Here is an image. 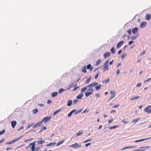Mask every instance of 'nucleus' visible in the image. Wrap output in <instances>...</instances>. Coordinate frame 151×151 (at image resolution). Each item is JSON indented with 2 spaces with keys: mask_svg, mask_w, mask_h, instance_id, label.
<instances>
[{
  "mask_svg": "<svg viewBox=\"0 0 151 151\" xmlns=\"http://www.w3.org/2000/svg\"><path fill=\"white\" fill-rule=\"evenodd\" d=\"M37 142V144L39 145L42 144L44 143L45 142L44 140H39L37 141H35L33 142L32 143L30 144L29 146L26 147V148H29L31 146H32L31 147V150L32 151H38L39 149L40 148H35V142Z\"/></svg>",
  "mask_w": 151,
  "mask_h": 151,
  "instance_id": "obj_1",
  "label": "nucleus"
},
{
  "mask_svg": "<svg viewBox=\"0 0 151 151\" xmlns=\"http://www.w3.org/2000/svg\"><path fill=\"white\" fill-rule=\"evenodd\" d=\"M98 85V83L97 82L93 83H91L90 85L88 86H86L87 87V88H88V91L93 92L94 90L93 88V87L97 86Z\"/></svg>",
  "mask_w": 151,
  "mask_h": 151,
  "instance_id": "obj_2",
  "label": "nucleus"
},
{
  "mask_svg": "<svg viewBox=\"0 0 151 151\" xmlns=\"http://www.w3.org/2000/svg\"><path fill=\"white\" fill-rule=\"evenodd\" d=\"M109 63V60H106L104 63V68H103V70L104 71H105L106 70H109L108 68V64Z\"/></svg>",
  "mask_w": 151,
  "mask_h": 151,
  "instance_id": "obj_3",
  "label": "nucleus"
},
{
  "mask_svg": "<svg viewBox=\"0 0 151 151\" xmlns=\"http://www.w3.org/2000/svg\"><path fill=\"white\" fill-rule=\"evenodd\" d=\"M144 111L148 114L151 113V106L149 105L146 107L144 109Z\"/></svg>",
  "mask_w": 151,
  "mask_h": 151,
  "instance_id": "obj_4",
  "label": "nucleus"
},
{
  "mask_svg": "<svg viewBox=\"0 0 151 151\" xmlns=\"http://www.w3.org/2000/svg\"><path fill=\"white\" fill-rule=\"evenodd\" d=\"M51 117V116L45 117L41 121L42 123L44 122L45 123L50 120Z\"/></svg>",
  "mask_w": 151,
  "mask_h": 151,
  "instance_id": "obj_5",
  "label": "nucleus"
},
{
  "mask_svg": "<svg viewBox=\"0 0 151 151\" xmlns=\"http://www.w3.org/2000/svg\"><path fill=\"white\" fill-rule=\"evenodd\" d=\"M82 146L81 145H78L77 143H75L69 146V147L73 148H76L81 147Z\"/></svg>",
  "mask_w": 151,
  "mask_h": 151,
  "instance_id": "obj_6",
  "label": "nucleus"
},
{
  "mask_svg": "<svg viewBox=\"0 0 151 151\" xmlns=\"http://www.w3.org/2000/svg\"><path fill=\"white\" fill-rule=\"evenodd\" d=\"M124 42L123 41H121L118 42L117 45L116 47L117 48H120L124 44Z\"/></svg>",
  "mask_w": 151,
  "mask_h": 151,
  "instance_id": "obj_7",
  "label": "nucleus"
},
{
  "mask_svg": "<svg viewBox=\"0 0 151 151\" xmlns=\"http://www.w3.org/2000/svg\"><path fill=\"white\" fill-rule=\"evenodd\" d=\"M115 92L114 91H110V94L111 95V96L110 97L109 101L110 100L115 97Z\"/></svg>",
  "mask_w": 151,
  "mask_h": 151,
  "instance_id": "obj_8",
  "label": "nucleus"
},
{
  "mask_svg": "<svg viewBox=\"0 0 151 151\" xmlns=\"http://www.w3.org/2000/svg\"><path fill=\"white\" fill-rule=\"evenodd\" d=\"M111 55V53L110 52H105L104 54V57L105 58H107L109 57Z\"/></svg>",
  "mask_w": 151,
  "mask_h": 151,
  "instance_id": "obj_9",
  "label": "nucleus"
},
{
  "mask_svg": "<svg viewBox=\"0 0 151 151\" xmlns=\"http://www.w3.org/2000/svg\"><path fill=\"white\" fill-rule=\"evenodd\" d=\"M42 123L41 121L40 122H38V123H36L35 125L33 127V128H35L37 127L40 126L42 124Z\"/></svg>",
  "mask_w": 151,
  "mask_h": 151,
  "instance_id": "obj_10",
  "label": "nucleus"
},
{
  "mask_svg": "<svg viewBox=\"0 0 151 151\" xmlns=\"http://www.w3.org/2000/svg\"><path fill=\"white\" fill-rule=\"evenodd\" d=\"M151 138V137L148 138H147L143 139H140V140H136L134 141V142H142L143 141L146 140L147 139H149Z\"/></svg>",
  "mask_w": 151,
  "mask_h": 151,
  "instance_id": "obj_11",
  "label": "nucleus"
},
{
  "mask_svg": "<svg viewBox=\"0 0 151 151\" xmlns=\"http://www.w3.org/2000/svg\"><path fill=\"white\" fill-rule=\"evenodd\" d=\"M138 30V29L137 27H135L132 30V33L134 34H136Z\"/></svg>",
  "mask_w": 151,
  "mask_h": 151,
  "instance_id": "obj_12",
  "label": "nucleus"
},
{
  "mask_svg": "<svg viewBox=\"0 0 151 151\" xmlns=\"http://www.w3.org/2000/svg\"><path fill=\"white\" fill-rule=\"evenodd\" d=\"M22 137V136H21L19 138H18L15 139H14V140H12L11 142H10V144L16 142H17V141L18 140Z\"/></svg>",
  "mask_w": 151,
  "mask_h": 151,
  "instance_id": "obj_13",
  "label": "nucleus"
},
{
  "mask_svg": "<svg viewBox=\"0 0 151 151\" xmlns=\"http://www.w3.org/2000/svg\"><path fill=\"white\" fill-rule=\"evenodd\" d=\"M147 23L146 22H142L141 23L140 27L142 28L144 27L146 25Z\"/></svg>",
  "mask_w": 151,
  "mask_h": 151,
  "instance_id": "obj_14",
  "label": "nucleus"
},
{
  "mask_svg": "<svg viewBox=\"0 0 151 151\" xmlns=\"http://www.w3.org/2000/svg\"><path fill=\"white\" fill-rule=\"evenodd\" d=\"M17 124L16 121H14L11 122V124L13 128H14Z\"/></svg>",
  "mask_w": 151,
  "mask_h": 151,
  "instance_id": "obj_15",
  "label": "nucleus"
},
{
  "mask_svg": "<svg viewBox=\"0 0 151 151\" xmlns=\"http://www.w3.org/2000/svg\"><path fill=\"white\" fill-rule=\"evenodd\" d=\"M83 95L82 93H79L78 95L76 97V98L78 99H81L82 98V97L83 96Z\"/></svg>",
  "mask_w": 151,
  "mask_h": 151,
  "instance_id": "obj_16",
  "label": "nucleus"
},
{
  "mask_svg": "<svg viewBox=\"0 0 151 151\" xmlns=\"http://www.w3.org/2000/svg\"><path fill=\"white\" fill-rule=\"evenodd\" d=\"M81 70L83 72L86 73V66L82 67L81 68Z\"/></svg>",
  "mask_w": 151,
  "mask_h": 151,
  "instance_id": "obj_17",
  "label": "nucleus"
},
{
  "mask_svg": "<svg viewBox=\"0 0 151 151\" xmlns=\"http://www.w3.org/2000/svg\"><path fill=\"white\" fill-rule=\"evenodd\" d=\"M87 68L88 69H90V71H91L93 69V67L91 66V64H88L87 66Z\"/></svg>",
  "mask_w": 151,
  "mask_h": 151,
  "instance_id": "obj_18",
  "label": "nucleus"
},
{
  "mask_svg": "<svg viewBox=\"0 0 151 151\" xmlns=\"http://www.w3.org/2000/svg\"><path fill=\"white\" fill-rule=\"evenodd\" d=\"M151 18V15L150 14H147L146 15L145 19L147 20H149Z\"/></svg>",
  "mask_w": 151,
  "mask_h": 151,
  "instance_id": "obj_19",
  "label": "nucleus"
},
{
  "mask_svg": "<svg viewBox=\"0 0 151 151\" xmlns=\"http://www.w3.org/2000/svg\"><path fill=\"white\" fill-rule=\"evenodd\" d=\"M93 93V92H89L85 93V95L87 97L89 96L90 95H92Z\"/></svg>",
  "mask_w": 151,
  "mask_h": 151,
  "instance_id": "obj_20",
  "label": "nucleus"
},
{
  "mask_svg": "<svg viewBox=\"0 0 151 151\" xmlns=\"http://www.w3.org/2000/svg\"><path fill=\"white\" fill-rule=\"evenodd\" d=\"M140 119L139 118H137L132 120V122L134 123L137 122Z\"/></svg>",
  "mask_w": 151,
  "mask_h": 151,
  "instance_id": "obj_21",
  "label": "nucleus"
},
{
  "mask_svg": "<svg viewBox=\"0 0 151 151\" xmlns=\"http://www.w3.org/2000/svg\"><path fill=\"white\" fill-rule=\"evenodd\" d=\"M83 133V131L82 130H80L77 133H76V135L77 136H79L82 134Z\"/></svg>",
  "mask_w": 151,
  "mask_h": 151,
  "instance_id": "obj_22",
  "label": "nucleus"
},
{
  "mask_svg": "<svg viewBox=\"0 0 151 151\" xmlns=\"http://www.w3.org/2000/svg\"><path fill=\"white\" fill-rule=\"evenodd\" d=\"M87 87H84L81 89V92L82 93H84L85 91L87 89Z\"/></svg>",
  "mask_w": 151,
  "mask_h": 151,
  "instance_id": "obj_23",
  "label": "nucleus"
},
{
  "mask_svg": "<svg viewBox=\"0 0 151 151\" xmlns=\"http://www.w3.org/2000/svg\"><path fill=\"white\" fill-rule=\"evenodd\" d=\"M58 93L57 92H54L52 93V97H55L57 96L58 95Z\"/></svg>",
  "mask_w": 151,
  "mask_h": 151,
  "instance_id": "obj_24",
  "label": "nucleus"
},
{
  "mask_svg": "<svg viewBox=\"0 0 151 151\" xmlns=\"http://www.w3.org/2000/svg\"><path fill=\"white\" fill-rule=\"evenodd\" d=\"M65 141V140H62V141H60V142H59L58 144H57V145L56 146H58L59 145H61V144H62Z\"/></svg>",
  "mask_w": 151,
  "mask_h": 151,
  "instance_id": "obj_25",
  "label": "nucleus"
},
{
  "mask_svg": "<svg viewBox=\"0 0 151 151\" xmlns=\"http://www.w3.org/2000/svg\"><path fill=\"white\" fill-rule=\"evenodd\" d=\"M140 97L139 96H136L135 97H133L132 98H131V100L132 101V100H136V99H138Z\"/></svg>",
  "mask_w": 151,
  "mask_h": 151,
  "instance_id": "obj_26",
  "label": "nucleus"
},
{
  "mask_svg": "<svg viewBox=\"0 0 151 151\" xmlns=\"http://www.w3.org/2000/svg\"><path fill=\"white\" fill-rule=\"evenodd\" d=\"M61 109H59L57 111H56L54 112V113H53V115H55V114H57L60 111H61Z\"/></svg>",
  "mask_w": 151,
  "mask_h": 151,
  "instance_id": "obj_27",
  "label": "nucleus"
},
{
  "mask_svg": "<svg viewBox=\"0 0 151 151\" xmlns=\"http://www.w3.org/2000/svg\"><path fill=\"white\" fill-rule=\"evenodd\" d=\"M119 127V126L118 125H116L113 127H109V129H115L117 127Z\"/></svg>",
  "mask_w": 151,
  "mask_h": 151,
  "instance_id": "obj_28",
  "label": "nucleus"
},
{
  "mask_svg": "<svg viewBox=\"0 0 151 151\" xmlns=\"http://www.w3.org/2000/svg\"><path fill=\"white\" fill-rule=\"evenodd\" d=\"M72 101L71 100H69L68 102L67 105L68 106H70L72 104Z\"/></svg>",
  "mask_w": 151,
  "mask_h": 151,
  "instance_id": "obj_29",
  "label": "nucleus"
},
{
  "mask_svg": "<svg viewBox=\"0 0 151 151\" xmlns=\"http://www.w3.org/2000/svg\"><path fill=\"white\" fill-rule=\"evenodd\" d=\"M101 62V61L100 59H99L96 62V65H97L99 64Z\"/></svg>",
  "mask_w": 151,
  "mask_h": 151,
  "instance_id": "obj_30",
  "label": "nucleus"
},
{
  "mask_svg": "<svg viewBox=\"0 0 151 151\" xmlns=\"http://www.w3.org/2000/svg\"><path fill=\"white\" fill-rule=\"evenodd\" d=\"M91 80V77L89 78L85 82V83L86 84H88L89 83V82Z\"/></svg>",
  "mask_w": 151,
  "mask_h": 151,
  "instance_id": "obj_31",
  "label": "nucleus"
},
{
  "mask_svg": "<svg viewBox=\"0 0 151 151\" xmlns=\"http://www.w3.org/2000/svg\"><path fill=\"white\" fill-rule=\"evenodd\" d=\"M101 86L102 85H100L99 86H97L96 87H95L96 88V90H99L100 89V88H101Z\"/></svg>",
  "mask_w": 151,
  "mask_h": 151,
  "instance_id": "obj_32",
  "label": "nucleus"
},
{
  "mask_svg": "<svg viewBox=\"0 0 151 151\" xmlns=\"http://www.w3.org/2000/svg\"><path fill=\"white\" fill-rule=\"evenodd\" d=\"M134 147V146H128V147H124L123 148H122L121 149V150H125V149H128V148H130V147Z\"/></svg>",
  "mask_w": 151,
  "mask_h": 151,
  "instance_id": "obj_33",
  "label": "nucleus"
},
{
  "mask_svg": "<svg viewBox=\"0 0 151 151\" xmlns=\"http://www.w3.org/2000/svg\"><path fill=\"white\" fill-rule=\"evenodd\" d=\"M37 111L38 109L37 108H36L35 109L33 110L32 111V112L34 114L37 113Z\"/></svg>",
  "mask_w": 151,
  "mask_h": 151,
  "instance_id": "obj_34",
  "label": "nucleus"
},
{
  "mask_svg": "<svg viewBox=\"0 0 151 151\" xmlns=\"http://www.w3.org/2000/svg\"><path fill=\"white\" fill-rule=\"evenodd\" d=\"M65 91V90L63 88H60V89L59 91V93H62L64 91Z\"/></svg>",
  "mask_w": 151,
  "mask_h": 151,
  "instance_id": "obj_35",
  "label": "nucleus"
},
{
  "mask_svg": "<svg viewBox=\"0 0 151 151\" xmlns=\"http://www.w3.org/2000/svg\"><path fill=\"white\" fill-rule=\"evenodd\" d=\"M111 52L113 54H114L115 53V49L114 47H112L111 49Z\"/></svg>",
  "mask_w": 151,
  "mask_h": 151,
  "instance_id": "obj_36",
  "label": "nucleus"
},
{
  "mask_svg": "<svg viewBox=\"0 0 151 151\" xmlns=\"http://www.w3.org/2000/svg\"><path fill=\"white\" fill-rule=\"evenodd\" d=\"M110 81V79L109 78L105 80L104 81V82L106 83H108Z\"/></svg>",
  "mask_w": 151,
  "mask_h": 151,
  "instance_id": "obj_37",
  "label": "nucleus"
},
{
  "mask_svg": "<svg viewBox=\"0 0 151 151\" xmlns=\"http://www.w3.org/2000/svg\"><path fill=\"white\" fill-rule=\"evenodd\" d=\"M34 124V123H32V124H28V126L27 127V129H28L29 128L31 127L32 126H33Z\"/></svg>",
  "mask_w": 151,
  "mask_h": 151,
  "instance_id": "obj_38",
  "label": "nucleus"
},
{
  "mask_svg": "<svg viewBox=\"0 0 151 151\" xmlns=\"http://www.w3.org/2000/svg\"><path fill=\"white\" fill-rule=\"evenodd\" d=\"M5 132V130L4 129H3L1 131H0V135L3 134Z\"/></svg>",
  "mask_w": 151,
  "mask_h": 151,
  "instance_id": "obj_39",
  "label": "nucleus"
},
{
  "mask_svg": "<svg viewBox=\"0 0 151 151\" xmlns=\"http://www.w3.org/2000/svg\"><path fill=\"white\" fill-rule=\"evenodd\" d=\"M126 55H127V54L126 53L123 54L122 55V59H123V58H125L126 57Z\"/></svg>",
  "mask_w": 151,
  "mask_h": 151,
  "instance_id": "obj_40",
  "label": "nucleus"
},
{
  "mask_svg": "<svg viewBox=\"0 0 151 151\" xmlns=\"http://www.w3.org/2000/svg\"><path fill=\"white\" fill-rule=\"evenodd\" d=\"M82 109H81L80 110H78V111L76 112V113H75V114H76L80 113L82 111Z\"/></svg>",
  "mask_w": 151,
  "mask_h": 151,
  "instance_id": "obj_41",
  "label": "nucleus"
},
{
  "mask_svg": "<svg viewBox=\"0 0 151 151\" xmlns=\"http://www.w3.org/2000/svg\"><path fill=\"white\" fill-rule=\"evenodd\" d=\"M119 106V104H118L116 105H115L113 106H112V108H116L118 107Z\"/></svg>",
  "mask_w": 151,
  "mask_h": 151,
  "instance_id": "obj_42",
  "label": "nucleus"
},
{
  "mask_svg": "<svg viewBox=\"0 0 151 151\" xmlns=\"http://www.w3.org/2000/svg\"><path fill=\"white\" fill-rule=\"evenodd\" d=\"M145 50H144L140 54V55L141 56L145 53Z\"/></svg>",
  "mask_w": 151,
  "mask_h": 151,
  "instance_id": "obj_43",
  "label": "nucleus"
},
{
  "mask_svg": "<svg viewBox=\"0 0 151 151\" xmlns=\"http://www.w3.org/2000/svg\"><path fill=\"white\" fill-rule=\"evenodd\" d=\"M88 110L86 109L82 112V113H84L86 112H88Z\"/></svg>",
  "mask_w": 151,
  "mask_h": 151,
  "instance_id": "obj_44",
  "label": "nucleus"
},
{
  "mask_svg": "<svg viewBox=\"0 0 151 151\" xmlns=\"http://www.w3.org/2000/svg\"><path fill=\"white\" fill-rule=\"evenodd\" d=\"M137 37V36H134L133 37H132L131 38L132 40H135Z\"/></svg>",
  "mask_w": 151,
  "mask_h": 151,
  "instance_id": "obj_45",
  "label": "nucleus"
},
{
  "mask_svg": "<svg viewBox=\"0 0 151 151\" xmlns=\"http://www.w3.org/2000/svg\"><path fill=\"white\" fill-rule=\"evenodd\" d=\"M113 120H114V119H111L110 120H109L108 121V123H112L113 122Z\"/></svg>",
  "mask_w": 151,
  "mask_h": 151,
  "instance_id": "obj_46",
  "label": "nucleus"
},
{
  "mask_svg": "<svg viewBox=\"0 0 151 151\" xmlns=\"http://www.w3.org/2000/svg\"><path fill=\"white\" fill-rule=\"evenodd\" d=\"M127 32L129 33V34L130 35L131 34V29H128Z\"/></svg>",
  "mask_w": 151,
  "mask_h": 151,
  "instance_id": "obj_47",
  "label": "nucleus"
},
{
  "mask_svg": "<svg viewBox=\"0 0 151 151\" xmlns=\"http://www.w3.org/2000/svg\"><path fill=\"white\" fill-rule=\"evenodd\" d=\"M91 145V143H89L86 144L85 145V146L86 147H87L90 145Z\"/></svg>",
  "mask_w": 151,
  "mask_h": 151,
  "instance_id": "obj_48",
  "label": "nucleus"
},
{
  "mask_svg": "<svg viewBox=\"0 0 151 151\" xmlns=\"http://www.w3.org/2000/svg\"><path fill=\"white\" fill-rule=\"evenodd\" d=\"M133 43H134V42H133L132 41H130L129 42L128 44L129 45H131Z\"/></svg>",
  "mask_w": 151,
  "mask_h": 151,
  "instance_id": "obj_49",
  "label": "nucleus"
},
{
  "mask_svg": "<svg viewBox=\"0 0 151 151\" xmlns=\"http://www.w3.org/2000/svg\"><path fill=\"white\" fill-rule=\"evenodd\" d=\"M47 129V128L46 127H42V130L41 131H42L43 130H45Z\"/></svg>",
  "mask_w": 151,
  "mask_h": 151,
  "instance_id": "obj_50",
  "label": "nucleus"
},
{
  "mask_svg": "<svg viewBox=\"0 0 151 151\" xmlns=\"http://www.w3.org/2000/svg\"><path fill=\"white\" fill-rule=\"evenodd\" d=\"M73 113H72L71 112H70L68 115V117H70V116H71L72 115V114Z\"/></svg>",
  "mask_w": 151,
  "mask_h": 151,
  "instance_id": "obj_51",
  "label": "nucleus"
},
{
  "mask_svg": "<svg viewBox=\"0 0 151 151\" xmlns=\"http://www.w3.org/2000/svg\"><path fill=\"white\" fill-rule=\"evenodd\" d=\"M141 85V83H139L137 84V85L136 86L137 87H139V86H140Z\"/></svg>",
  "mask_w": 151,
  "mask_h": 151,
  "instance_id": "obj_52",
  "label": "nucleus"
},
{
  "mask_svg": "<svg viewBox=\"0 0 151 151\" xmlns=\"http://www.w3.org/2000/svg\"><path fill=\"white\" fill-rule=\"evenodd\" d=\"M99 74L98 73L95 76V79H97L98 78V77L99 76Z\"/></svg>",
  "mask_w": 151,
  "mask_h": 151,
  "instance_id": "obj_53",
  "label": "nucleus"
},
{
  "mask_svg": "<svg viewBox=\"0 0 151 151\" xmlns=\"http://www.w3.org/2000/svg\"><path fill=\"white\" fill-rule=\"evenodd\" d=\"M38 105L40 106V107H43L44 106V104H38Z\"/></svg>",
  "mask_w": 151,
  "mask_h": 151,
  "instance_id": "obj_54",
  "label": "nucleus"
},
{
  "mask_svg": "<svg viewBox=\"0 0 151 151\" xmlns=\"http://www.w3.org/2000/svg\"><path fill=\"white\" fill-rule=\"evenodd\" d=\"M92 140V139H89V140H86V141H84L83 142V143H86V142H87L89 141H90L91 140Z\"/></svg>",
  "mask_w": 151,
  "mask_h": 151,
  "instance_id": "obj_55",
  "label": "nucleus"
},
{
  "mask_svg": "<svg viewBox=\"0 0 151 151\" xmlns=\"http://www.w3.org/2000/svg\"><path fill=\"white\" fill-rule=\"evenodd\" d=\"M151 80V78H150L147 79V80H146L145 82H147V81H149Z\"/></svg>",
  "mask_w": 151,
  "mask_h": 151,
  "instance_id": "obj_56",
  "label": "nucleus"
},
{
  "mask_svg": "<svg viewBox=\"0 0 151 151\" xmlns=\"http://www.w3.org/2000/svg\"><path fill=\"white\" fill-rule=\"evenodd\" d=\"M120 73V70L119 69H117L116 72V73L117 75H118Z\"/></svg>",
  "mask_w": 151,
  "mask_h": 151,
  "instance_id": "obj_57",
  "label": "nucleus"
},
{
  "mask_svg": "<svg viewBox=\"0 0 151 151\" xmlns=\"http://www.w3.org/2000/svg\"><path fill=\"white\" fill-rule=\"evenodd\" d=\"M96 96L97 97H99L100 96V94L99 93L96 94Z\"/></svg>",
  "mask_w": 151,
  "mask_h": 151,
  "instance_id": "obj_58",
  "label": "nucleus"
},
{
  "mask_svg": "<svg viewBox=\"0 0 151 151\" xmlns=\"http://www.w3.org/2000/svg\"><path fill=\"white\" fill-rule=\"evenodd\" d=\"M52 103V101H51L50 100H49L48 101H47V103L48 104H50V103Z\"/></svg>",
  "mask_w": 151,
  "mask_h": 151,
  "instance_id": "obj_59",
  "label": "nucleus"
},
{
  "mask_svg": "<svg viewBox=\"0 0 151 151\" xmlns=\"http://www.w3.org/2000/svg\"><path fill=\"white\" fill-rule=\"evenodd\" d=\"M122 52V50H119V51H118V54H121Z\"/></svg>",
  "mask_w": 151,
  "mask_h": 151,
  "instance_id": "obj_60",
  "label": "nucleus"
},
{
  "mask_svg": "<svg viewBox=\"0 0 151 151\" xmlns=\"http://www.w3.org/2000/svg\"><path fill=\"white\" fill-rule=\"evenodd\" d=\"M78 101V100H76V99H75L74 100V101H73V103L74 104H75V103H76L77 101Z\"/></svg>",
  "mask_w": 151,
  "mask_h": 151,
  "instance_id": "obj_61",
  "label": "nucleus"
},
{
  "mask_svg": "<svg viewBox=\"0 0 151 151\" xmlns=\"http://www.w3.org/2000/svg\"><path fill=\"white\" fill-rule=\"evenodd\" d=\"M79 88V87H77L76 88H75L73 90V91H74L76 90L77 88Z\"/></svg>",
  "mask_w": 151,
  "mask_h": 151,
  "instance_id": "obj_62",
  "label": "nucleus"
},
{
  "mask_svg": "<svg viewBox=\"0 0 151 151\" xmlns=\"http://www.w3.org/2000/svg\"><path fill=\"white\" fill-rule=\"evenodd\" d=\"M102 127V125H100L99 127V129H101Z\"/></svg>",
  "mask_w": 151,
  "mask_h": 151,
  "instance_id": "obj_63",
  "label": "nucleus"
},
{
  "mask_svg": "<svg viewBox=\"0 0 151 151\" xmlns=\"http://www.w3.org/2000/svg\"><path fill=\"white\" fill-rule=\"evenodd\" d=\"M113 61H114L113 60H112V61H111V62H110V63H109V64H110V65H111V64L113 63Z\"/></svg>",
  "mask_w": 151,
  "mask_h": 151,
  "instance_id": "obj_64",
  "label": "nucleus"
}]
</instances>
